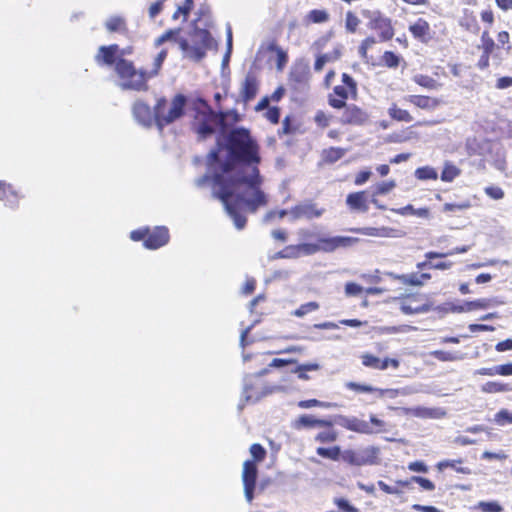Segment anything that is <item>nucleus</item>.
Here are the masks:
<instances>
[{
  "mask_svg": "<svg viewBox=\"0 0 512 512\" xmlns=\"http://www.w3.org/2000/svg\"><path fill=\"white\" fill-rule=\"evenodd\" d=\"M331 116L323 110H318L314 115V122L318 128L324 129L330 125Z\"/></svg>",
  "mask_w": 512,
  "mask_h": 512,
  "instance_id": "nucleus-54",
  "label": "nucleus"
},
{
  "mask_svg": "<svg viewBox=\"0 0 512 512\" xmlns=\"http://www.w3.org/2000/svg\"><path fill=\"white\" fill-rule=\"evenodd\" d=\"M413 82L427 90H437L442 84L433 77L425 74H416L412 78Z\"/></svg>",
  "mask_w": 512,
  "mask_h": 512,
  "instance_id": "nucleus-37",
  "label": "nucleus"
},
{
  "mask_svg": "<svg viewBox=\"0 0 512 512\" xmlns=\"http://www.w3.org/2000/svg\"><path fill=\"white\" fill-rule=\"evenodd\" d=\"M359 242L358 238L350 236H335V237H324L319 238L318 246L319 250L325 252H332L341 247H351Z\"/></svg>",
  "mask_w": 512,
  "mask_h": 512,
  "instance_id": "nucleus-17",
  "label": "nucleus"
},
{
  "mask_svg": "<svg viewBox=\"0 0 512 512\" xmlns=\"http://www.w3.org/2000/svg\"><path fill=\"white\" fill-rule=\"evenodd\" d=\"M321 365L317 362H310L304 364H298L292 372L297 376L298 379L308 381L311 379L310 372L319 371Z\"/></svg>",
  "mask_w": 512,
  "mask_h": 512,
  "instance_id": "nucleus-36",
  "label": "nucleus"
},
{
  "mask_svg": "<svg viewBox=\"0 0 512 512\" xmlns=\"http://www.w3.org/2000/svg\"><path fill=\"white\" fill-rule=\"evenodd\" d=\"M485 193L494 200H499L504 197V192L500 187L489 186L485 188Z\"/></svg>",
  "mask_w": 512,
  "mask_h": 512,
  "instance_id": "nucleus-60",
  "label": "nucleus"
},
{
  "mask_svg": "<svg viewBox=\"0 0 512 512\" xmlns=\"http://www.w3.org/2000/svg\"><path fill=\"white\" fill-rule=\"evenodd\" d=\"M361 363L364 367L374 370H386L389 367L397 369L400 366L398 359L385 357L383 359L372 353L365 352L360 356Z\"/></svg>",
  "mask_w": 512,
  "mask_h": 512,
  "instance_id": "nucleus-16",
  "label": "nucleus"
},
{
  "mask_svg": "<svg viewBox=\"0 0 512 512\" xmlns=\"http://www.w3.org/2000/svg\"><path fill=\"white\" fill-rule=\"evenodd\" d=\"M346 149L342 147H328L321 152V161L324 164H333L344 157Z\"/></svg>",
  "mask_w": 512,
  "mask_h": 512,
  "instance_id": "nucleus-33",
  "label": "nucleus"
},
{
  "mask_svg": "<svg viewBox=\"0 0 512 512\" xmlns=\"http://www.w3.org/2000/svg\"><path fill=\"white\" fill-rule=\"evenodd\" d=\"M194 115L191 121V130L197 135L198 140H206L212 137L217 128H226L225 120L232 114L235 122L239 120L236 111L215 112L208 102L202 98L197 99L193 105Z\"/></svg>",
  "mask_w": 512,
  "mask_h": 512,
  "instance_id": "nucleus-4",
  "label": "nucleus"
},
{
  "mask_svg": "<svg viewBox=\"0 0 512 512\" xmlns=\"http://www.w3.org/2000/svg\"><path fill=\"white\" fill-rule=\"evenodd\" d=\"M394 280H397L405 286L420 287L431 279V274L427 272H412L407 274H389Z\"/></svg>",
  "mask_w": 512,
  "mask_h": 512,
  "instance_id": "nucleus-20",
  "label": "nucleus"
},
{
  "mask_svg": "<svg viewBox=\"0 0 512 512\" xmlns=\"http://www.w3.org/2000/svg\"><path fill=\"white\" fill-rule=\"evenodd\" d=\"M167 55H168V51L167 49H162L158 54L157 56L154 58V61H153V68L151 70H148L149 73H151V77H155L159 74L161 68H162V65L165 61V59L167 58Z\"/></svg>",
  "mask_w": 512,
  "mask_h": 512,
  "instance_id": "nucleus-49",
  "label": "nucleus"
},
{
  "mask_svg": "<svg viewBox=\"0 0 512 512\" xmlns=\"http://www.w3.org/2000/svg\"><path fill=\"white\" fill-rule=\"evenodd\" d=\"M480 308V300L475 301H466L463 302L461 305H449L447 307L448 310L454 311V312H464V311H473Z\"/></svg>",
  "mask_w": 512,
  "mask_h": 512,
  "instance_id": "nucleus-51",
  "label": "nucleus"
},
{
  "mask_svg": "<svg viewBox=\"0 0 512 512\" xmlns=\"http://www.w3.org/2000/svg\"><path fill=\"white\" fill-rule=\"evenodd\" d=\"M258 469L256 463L247 460L243 464L242 481L243 485H256Z\"/></svg>",
  "mask_w": 512,
  "mask_h": 512,
  "instance_id": "nucleus-34",
  "label": "nucleus"
},
{
  "mask_svg": "<svg viewBox=\"0 0 512 512\" xmlns=\"http://www.w3.org/2000/svg\"><path fill=\"white\" fill-rule=\"evenodd\" d=\"M498 44H495L491 38H486L485 33L482 34V49L487 55H494L496 58L500 59L502 57L504 48H501L500 45L504 46L509 41V34L505 31H502L498 34Z\"/></svg>",
  "mask_w": 512,
  "mask_h": 512,
  "instance_id": "nucleus-18",
  "label": "nucleus"
},
{
  "mask_svg": "<svg viewBox=\"0 0 512 512\" xmlns=\"http://www.w3.org/2000/svg\"><path fill=\"white\" fill-rule=\"evenodd\" d=\"M326 419L318 418L313 414H301L292 422V427L298 431L319 429L321 426L327 425Z\"/></svg>",
  "mask_w": 512,
  "mask_h": 512,
  "instance_id": "nucleus-22",
  "label": "nucleus"
},
{
  "mask_svg": "<svg viewBox=\"0 0 512 512\" xmlns=\"http://www.w3.org/2000/svg\"><path fill=\"white\" fill-rule=\"evenodd\" d=\"M281 111L277 106H273L267 109L265 113L266 119L272 124H278L280 120Z\"/></svg>",
  "mask_w": 512,
  "mask_h": 512,
  "instance_id": "nucleus-57",
  "label": "nucleus"
},
{
  "mask_svg": "<svg viewBox=\"0 0 512 512\" xmlns=\"http://www.w3.org/2000/svg\"><path fill=\"white\" fill-rule=\"evenodd\" d=\"M411 482L417 483L422 489L427 491L435 489V484L431 480L421 476H412L410 480H397L396 484L400 487H408Z\"/></svg>",
  "mask_w": 512,
  "mask_h": 512,
  "instance_id": "nucleus-39",
  "label": "nucleus"
},
{
  "mask_svg": "<svg viewBox=\"0 0 512 512\" xmlns=\"http://www.w3.org/2000/svg\"><path fill=\"white\" fill-rule=\"evenodd\" d=\"M482 391L487 393L511 392L512 385L509 383L489 381L482 385Z\"/></svg>",
  "mask_w": 512,
  "mask_h": 512,
  "instance_id": "nucleus-41",
  "label": "nucleus"
},
{
  "mask_svg": "<svg viewBox=\"0 0 512 512\" xmlns=\"http://www.w3.org/2000/svg\"><path fill=\"white\" fill-rule=\"evenodd\" d=\"M19 195L13 186L5 181H0V200L10 207L18 205Z\"/></svg>",
  "mask_w": 512,
  "mask_h": 512,
  "instance_id": "nucleus-32",
  "label": "nucleus"
},
{
  "mask_svg": "<svg viewBox=\"0 0 512 512\" xmlns=\"http://www.w3.org/2000/svg\"><path fill=\"white\" fill-rule=\"evenodd\" d=\"M371 177V171L370 170H361L359 171L354 179V184L357 186L363 185L366 183Z\"/></svg>",
  "mask_w": 512,
  "mask_h": 512,
  "instance_id": "nucleus-63",
  "label": "nucleus"
},
{
  "mask_svg": "<svg viewBox=\"0 0 512 512\" xmlns=\"http://www.w3.org/2000/svg\"><path fill=\"white\" fill-rule=\"evenodd\" d=\"M363 292V287L354 282H348L345 285V293L348 296H358Z\"/></svg>",
  "mask_w": 512,
  "mask_h": 512,
  "instance_id": "nucleus-59",
  "label": "nucleus"
},
{
  "mask_svg": "<svg viewBox=\"0 0 512 512\" xmlns=\"http://www.w3.org/2000/svg\"><path fill=\"white\" fill-rule=\"evenodd\" d=\"M395 187H396L395 180L383 181L375 187V189L373 191V196L386 195V194L390 193Z\"/></svg>",
  "mask_w": 512,
  "mask_h": 512,
  "instance_id": "nucleus-52",
  "label": "nucleus"
},
{
  "mask_svg": "<svg viewBox=\"0 0 512 512\" xmlns=\"http://www.w3.org/2000/svg\"><path fill=\"white\" fill-rule=\"evenodd\" d=\"M104 25L109 33H118L124 36L129 34L128 24L123 16L113 15L106 20Z\"/></svg>",
  "mask_w": 512,
  "mask_h": 512,
  "instance_id": "nucleus-31",
  "label": "nucleus"
},
{
  "mask_svg": "<svg viewBox=\"0 0 512 512\" xmlns=\"http://www.w3.org/2000/svg\"><path fill=\"white\" fill-rule=\"evenodd\" d=\"M370 11H364L363 15L369 17L368 28L377 33V39L379 42H388L392 40L395 35V29L392 20L383 15L380 11L373 13V16H369Z\"/></svg>",
  "mask_w": 512,
  "mask_h": 512,
  "instance_id": "nucleus-12",
  "label": "nucleus"
},
{
  "mask_svg": "<svg viewBox=\"0 0 512 512\" xmlns=\"http://www.w3.org/2000/svg\"><path fill=\"white\" fill-rule=\"evenodd\" d=\"M388 115L392 120L398 122H411L413 116L406 109L400 108L396 103H393L388 108Z\"/></svg>",
  "mask_w": 512,
  "mask_h": 512,
  "instance_id": "nucleus-38",
  "label": "nucleus"
},
{
  "mask_svg": "<svg viewBox=\"0 0 512 512\" xmlns=\"http://www.w3.org/2000/svg\"><path fill=\"white\" fill-rule=\"evenodd\" d=\"M181 28L168 29L154 41V46L159 47L169 40L177 41L180 49L195 62L201 61L208 50H217V42L207 29L196 27L192 34V44L185 38L178 39Z\"/></svg>",
  "mask_w": 512,
  "mask_h": 512,
  "instance_id": "nucleus-3",
  "label": "nucleus"
},
{
  "mask_svg": "<svg viewBox=\"0 0 512 512\" xmlns=\"http://www.w3.org/2000/svg\"><path fill=\"white\" fill-rule=\"evenodd\" d=\"M276 56H277V69L282 70L288 62V55L283 49L277 48Z\"/></svg>",
  "mask_w": 512,
  "mask_h": 512,
  "instance_id": "nucleus-62",
  "label": "nucleus"
},
{
  "mask_svg": "<svg viewBox=\"0 0 512 512\" xmlns=\"http://www.w3.org/2000/svg\"><path fill=\"white\" fill-rule=\"evenodd\" d=\"M338 424L348 431L360 434L380 433L385 430V422L375 415H370V421L361 420L355 416H338Z\"/></svg>",
  "mask_w": 512,
  "mask_h": 512,
  "instance_id": "nucleus-10",
  "label": "nucleus"
},
{
  "mask_svg": "<svg viewBox=\"0 0 512 512\" xmlns=\"http://www.w3.org/2000/svg\"><path fill=\"white\" fill-rule=\"evenodd\" d=\"M378 39L375 36L369 35L361 40L357 48V53L362 61L366 64L374 65V58L369 54V51L378 43Z\"/></svg>",
  "mask_w": 512,
  "mask_h": 512,
  "instance_id": "nucleus-29",
  "label": "nucleus"
},
{
  "mask_svg": "<svg viewBox=\"0 0 512 512\" xmlns=\"http://www.w3.org/2000/svg\"><path fill=\"white\" fill-rule=\"evenodd\" d=\"M350 232L370 237L389 238L395 236V229L390 227H355Z\"/></svg>",
  "mask_w": 512,
  "mask_h": 512,
  "instance_id": "nucleus-27",
  "label": "nucleus"
},
{
  "mask_svg": "<svg viewBox=\"0 0 512 512\" xmlns=\"http://www.w3.org/2000/svg\"><path fill=\"white\" fill-rule=\"evenodd\" d=\"M221 148L218 142L206 158L207 166L212 170V180L219 187L214 195L222 202L235 227L241 230L247 223L243 207L255 213L267 204L258 168L261 163L260 146L248 129L238 127L225 137V160L220 158Z\"/></svg>",
  "mask_w": 512,
  "mask_h": 512,
  "instance_id": "nucleus-1",
  "label": "nucleus"
},
{
  "mask_svg": "<svg viewBox=\"0 0 512 512\" xmlns=\"http://www.w3.org/2000/svg\"><path fill=\"white\" fill-rule=\"evenodd\" d=\"M187 99L183 94H177L173 97L171 106L167 109V99L160 97L154 106V121L159 129L173 123L184 115V109Z\"/></svg>",
  "mask_w": 512,
  "mask_h": 512,
  "instance_id": "nucleus-7",
  "label": "nucleus"
},
{
  "mask_svg": "<svg viewBox=\"0 0 512 512\" xmlns=\"http://www.w3.org/2000/svg\"><path fill=\"white\" fill-rule=\"evenodd\" d=\"M193 8H194L193 0H185L183 5L179 6L177 8V10L173 13L172 18L174 20H177L180 18V16H182L183 20L186 21Z\"/></svg>",
  "mask_w": 512,
  "mask_h": 512,
  "instance_id": "nucleus-46",
  "label": "nucleus"
},
{
  "mask_svg": "<svg viewBox=\"0 0 512 512\" xmlns=\"http://www.w3.org/2000/svg\"><path fill=\"white\" fill-rule=\"evenodd\" d=\"M297 129V125L293 123V118L288 115L283 119L282 127L278 130L277 134L279 137H283L296 133Z\"/></svg>",
  "mask_w": 512,
  "mask_h": 512,
  "instance_id": "nucleus-48",
  "label": "nucleus"
},
{
  "mask_svg": "<svg viewBox=\"0 0 512 512\" xmlns=\"http://www.w3.org/2000/svg\"><path fill=\"white\" fill-rule=\"evenodd\" d=\"M133 47L120 48L118 44L102 45L98 48L94 60L100 67L113 68L123 90L146 92L149 89L151 73L143 68H137L132 60L125 55H131Z\"/></svg>",
  "mask_w": 512,
  "mask_h": 512,
  "instance_id": "nucleus-2",
  "label": "nucleus"
},
{
  "mask_svg": "<svg viewBox=\"0 0 512 512\" xmlns=\"http://www.w3.org/2000/svg\"><path fill=\"white\" fill-rule=\"evenodd\" d=\"M345 387L348 390L354 391L356 393H373L377 392L379 396H384L385 394H389L391 397H394L398 394V391L395 389H381L376 388L368 384H362L357 382H347Z\"/></svg>",
  "mask_w": 512,
  "mask_h": 512,
  "instance_id": "nucleus-28",
  "label": "nucleus"
},
{
  "mask_svg": "<svg viewBox=\"0 0 512 512\" xmlns=\"http://www.w3.org/2000/svg\"><path fill=\"white\" fill-rule=\"evenodd\" d=\"M431 355L440 360V361H454L458 359V356L455 353L449 352V351H443V350H435L431 352Z\"/></svg>",
  "mask_w": 512,
  "mask_h": 512,
  "instance_id": "nucleus-56",
  "label": "nucleus"
},
{
  "mask_svg": "<svg viewBox=\"0 0 512 512\" xmlns=\"http://www.w3.org/2000/svg\"><path fill=\"white\" fill-rule=\"evenodd\" d=\"M401 61H403V58L400 55L394 53L393 51L387 50L382 54L380 58V65L389 69H396L399 67Z\"/></svg>",
  "mask_w": 512,
  "mask_h": 512,
  "instance_id": "nucleus-40",
  "label": "nucleus"
},
{
  "mask_svg": "<svg viewBox=\"0 0 512 512\" xmlns=\"http://www.w3.org/2000/svg\"><path fill=\"white\" fill-rule=\"evenodd\" d=\"M460 25L468 32L474 34H477L479 31L477 15L474 13V11L469 9L463 10V15L460 19Z\"/></svg>",
  "mask_w": 512,
  "mask_h": 512,
  "instance_id": "nucleus-35",
  "label": "nucleus"
},
{
  "mask_svg": "<svg viewBox=\"0 0 512 512\" xmlns=\"http://www.w3.org/2000/svg\"><path fill=\"white\" fill-rule=\"evenodd\" d=\"M319 251V246L314 243H301L289 245L284 248V252L288 254V258H297L301 255H311Z\"/></svg>",
  "mask_w": 512,
  "mask_h": 512,
  "instance_id": "nucleus-30",
  "label": "nucleus"
},
{
  "mask_svg": "<svg viewBox=\"0 0 512 512\" xmlns=\"http://www.w3.org/2000/svg\"><path fill=\"white\" fill-rule=\"evenodd\" d=\"M324 212L325 208L319 207L318 204L314 203L313 201H305L293 206L290 209L289 214L294 220H312L321 217Z\"/></svg>",
  "mask_w": 512,
  "mask_h": 512,
  "instance_id": "nucleus-14",
  "label": "nucleus"
},
{
  "mask_svg": "<svg viewBox=\"0 0 512 512\" xmlns=\"http://www.w3.org/2000/svg\"><path fill=\"white\" fill-rule=\"evenodd\" d=\"M297 406L301 409H310L313 407H320V408H330L332 406V403L320 401L318 399H306V400H300L297 403Z\"/></svg>",
  "mask_w": 512,
  "mask_h": 512,
  "instance_id": "nucleus-50",
  "label": "nucleus"
},
{
  "mask_svg": "<svg viewBox=\"0 0 512 512\" xmlns=\"http://www.w3.org/2000/svg\"><path fill=\"white\" fill-rule=\"evenodd\" d=\"M503 507L497 501H482V512H502Z\"/></svg>",
  "mask_w": 512,
  "mask_h": 512,
  "instance_id": "nucleus-61",
  "label": "nucleus"
},
{
  "mask_svg": "<svg viewBox=\"0 0 512 512\" xmlns=\"http://www.w3.org/2000/svg\"><path fill=\"white\" fill-rule=\"evenodd\" d=\"M404 100L421 110L432 111L439 107L443 101L438 97L412 94L404 97Z\"/></svg>",
  "mask_w": 512,
  "mask_h": 512,
  "instance_id": "nucleus-19",
  "label": "nucleus"
},
{
  "mask_svg": "<svg viewBox=\"0 0 512 512\" xmlns=\"http://www.w3.org/2000/svg\"><path fill=\"white\" fill-rule=\"evenodd\" d=\"M415 176L419 180H436L438 177V173L432 167L423 166L415 170Z\"/></svg>",
  "mask_w": 512,
  "mask_h": 512,
  "instance_id": "nucleus-47",
  "label": "nucleus"
},
{
  "mask_svg": "<svg viewBox=\"0 0 512 512\" xmlns=\"http://www.w3.org/2000/svg\"><path fill=\"white\" fill-rule=\"evenodd\" d=\"M259 89V82L254 73L249 72L245 78L244 81L241 84L240 88V98L241 101L244 103H248L252 101L258 92Z\"/></svg>",
  "mask_w": 512,
  "mask_h": 512,
  "instance_id": "nucleus-21",
  "label": "nucleus"
},
{
  "mask_svg": "<svg viewBox=\"0 0 512 512\" xmlns=\"http://www.w3.org/2000/svg\"><path fill=\"white\" fill-rule=\"evenodd\" d=\"M358 83L348 73H342L341 84L333 87L327 96L328 105L336 110H341L348 100L356 101L358 99Z\"/></svg>",
  "mask_w": 512,
  "mask_h": 512,
  "instance_id": "nucleus-8",
  "label": "nucleus"
},
{
  "mask_svg": "<svg viewBox=\"0 0 512 512\" xmlns=\"http://www.w3.org/2000/svg\"><path fill=\"white\" fill-rule=\"evenodd\" d=\"M482 374L485 375H502L509 376L512 375V363L497 365L492 368H482Z\"/></svg>",
  "mask_w": 512,
  "mask_h": 512,
  "instance_id": "nucleus-43",
  "label": "nucleus"
},
{
  "mask_svg": "<svg viewBox=\"0 0 512 512\" xmlns=\"http://www.w3.org/2000/svg\"><path fill=\"white\" fill-rule=\"evenodd\" d=\"M361 24L359 17L352 11L345 14V29L350 34H355Z\"/></svg>",
  "mask_w": 512,
  "mask_h": 512,
  "instance_id": "nucleus-44",
  "label": "nucleus"
},
{
  "mask_svg": "<svg viewBox=\"0 0 512 512\" xmlns=\"http://www.w3.org/2000/svg\"><path fill=\"white\" fill-rule=\"evenodd\" d=\"M320 308V305L316 301H311L300 305L297 309L292 312V315L298 318L304 317L305 315L315 312Z\"/></svg>",
  "mask_w": 512,
  "mask_h": 512,
  "instance_id": "nucleus-45",
  "label": "nucleus"
},
{
  "mask_svg": "<svg viewBox=\"0 0 512 512\" xmlns=\"http://www.w3.org/2000/svg\"><path fill=\"white\" fill-rule=\"evenodd\" d=\"M130 239L142 241L145 248L156 250L165 246L170 240V233L165 226L141 227L130 232Z\"/></svg>",
  "mask_w": 512,
  "mask_h": 512,
  "instance_id": "nucleus-9",
  "label": "nucleus"
},
{
  "mask_svg": "<svg viewBox=\"0 0 512 512\" xmlns=\"http://www.w3.org/2000/svg\"><path fill=\"white\" fill-rule=\"evenodd\" d=\"M333 502L343 512H358L359 511L358 508L351 505L348 502V500H346L344 498H335Z\"/></svg>",
  "mask_w": 512,
  "mask_h": 512,
  "instance_id": "nucleus-58",
  "label": "nucleus"
},
{
  "mask_svg": "<svg viewBox=\"0 0 512 512\" xmlns=\"http://www.w3.org/2000/svg\"><path fill=\"white\" fill-rule=\"evenodd\" d=\"M329 18L330 15L325 9H313L306 15V20L315 24L325 23Z\"/></svg>",
  "mask_w": 512,
  "mask_h": 512,
  "instance_id": "nucleus-42",
  "label": "nucleus"
},
{
  "mask_svg": "<svg viewBox=\"0 0 512 512\" xmlns=\"http://www.w3.org/2000/svg\"><path fill=\"white\" fill-rule=\"evenodd\" d=\"M467 248L465 247H456L445 252H436L429 251L425 253V261L417 263L416 267L419 270L418 272H422L425 269H432V260L436 258H445L447 256H451L458 253L466 252Z\"/></svg>",
  "mask_w": 512,
  "mask_h": 512,
  "instance_id": "nucleus-24",
  "label": "nucleus"
},
{
  "mask_svg": "<svg viewBox=\"0 0 512 512\" xmlns=\"http://www.w3.org/2000/svg\"><path fill=\"white\" fill-rule=\"evenodd\" d=\"M409 31L412 36L422 43H427L431 39L430 24L424 18H418L409 25Z\"/></svg>",
  "mask_w": 512,
  "mask_h": 512,
  "instance_id": "nucleus-25",
  "label": "nucleus"
},
{
  "mask_svg": "<svg viewBox=\"0 0 512 512\" xmlns=\"http://www.w3.org/2000/svg\"><path fill=\"white\" fill-rule=\"evenodd\" d=\"M134 117L145 126H150L154 119V110L142 100H137L132 107Z\"/></svg>",
  "mask_w": 512,
  "mask_h": 512,
  "instance_id": "nucleus-26",
  "label": "nucleus"
},
{
  "mask_svg": "<svg viewBox=\"0 0 512 512\" xmlns=\"http://www.w3.org/2000/svg\"><path fill=\"white\" fill-rule=\"evenodd\" d=\"M345 204L351 213H367L370 208L368 192L361 190L349 193L346 196Z\"/></svg>",
  "mask_w": 512,
  "mask_h": 512,
  "instance_id": "nucleus-15",
  "label": "nucleus"
},
{
  "mask_svg": "<svg viewBox=\"0 0 512 512\" xmlns=\"http://www.w3.org/2000/svg\"><path fill=\"white\" fill-rule=\"evenodd\" d=\"M400 311L405 315H415L429 312L433 304L424 293H408L396 298Z\"/></svg>",
  "mask_w": 512,
  "mask_h": 512,
  "instance_id": "nucleus-11",
  "label": "nucleus"
},
{
  "mask_svg": "<svg viewBox=\"0 0 512 512\" xmlns=\"http://www.w3.org/2000/svg\"><path fill=\"white\" fill-rule=\"evenodd\" d=\"M459 169L454 165H446L441 173V180L445 182H450L454 180L459 175Z\"/></svg>",
  "mask_w": 512,
  "mask_h": 512,
  "instance_id": "nucleus-55",
  "label": "nucleus"
},
{
  "mask_svg": "<svg viewBox=\"0 0 512 512\" xmlns=\"http://www.w3.org/2000/svg\"><path fill=\"white\" fill-rule=\"evenodd\" d=\"M316 454L323 459L334 462L342 460L349 465L363 466L376 463L378 449L368 447L362 451H355L353 449L342 451L339 445L319 446L316 448Z\"/></svg>",
  "mask_w": 512,
  "mask_h": 512,
  "instance_id": "nucleus-5",
  "label": "nucleus"
},
{
  "mask_svg": "<svg viewBox=\"0 0 512 512\" xmlns=\"http://www.w3.org/2000/svg\"><path fill=\"white\" fill-rule=\"evenodd\" d=\"M327 425H323L319 428V432L315 434L314 441L322 444L328 445L333 444L338 439V432L334 428V423L330 419H326Z\"/></svg>",
  "mask_w": 512,
  "mask_h": 512,
  "instance_id": "nucleus-23",
  "label": "nucleus"
},
{
  "mask_svg": "<svg viewBox=\"0 0 512 512\" xmlns=\"http://www.w3.org/2000/svg\"><path fill=\"white\" fill-rule=\"evenodd\" d=\"M338 122L343 126L363 127L370 122L368 111L356 104H345Z\"/></svg>",
  "mask_w": 512,
  "mask_h": 512,
  "instance_id": "nucleus-13",
  "label": "nucleus"
},
{
  "mask_svg": "<svg viewBox=\"0 0 512 512\" xmlns=\"http://www.w3.org/2000/svg\"><path fill=\"white\" fill-rule=\"evenodd\" d=\"M495 420L501 425L507 422L512 423V413H509L507 410H501L496 414Z\"/></svg>",
  "mask_w": 512,
  "mask_h": 512,
  "instance_id": "nucleus-64",
  "label": "nucleus"
},
{
  "mask_svg": "<svg viewBox=\"0 0 512 512\" xmlns=\"http://www.w3.org/2000/svg\"><path fill=\"white\" fill-rule=\"evenodd\" d=\"M250 453L253 457L252 461L255 463L262 462L266 458L267 454L265 448L259 443H254L250 446Z\"/></svg>",
  "mask_w": 512,
  "mask_h": 512,
  "instance_id": "nucleus-53",
  "label": "nucleus"
},
{
  "mask_svg": "<svg viewBox=\"0 0 512 512\" xmlns=\"http://www.w3.org/2000/svg\"><path fill=\"white\" fill-rule=\"evenodd\" d=\"M331 38L332 33L329 32L318 37L312 43L311 48L315 54V60L313 63V70L315 73H321L326 65L339 61L343 56L344 47L341 43H336L333 45L332 49L325 51L331 41Z\"/></svg>",
  "mask_w": 512,
  "mask_h": 512,
  "instance_id": "nucleus-6",
  "label": "nucleus"
}]
</instances>
